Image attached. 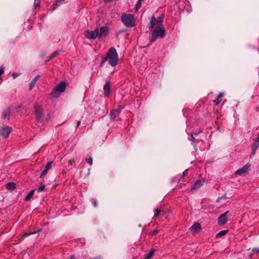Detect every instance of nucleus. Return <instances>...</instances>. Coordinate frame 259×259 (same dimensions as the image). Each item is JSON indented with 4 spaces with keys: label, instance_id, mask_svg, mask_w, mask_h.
<instances>
[{
    "label": "nucleus",
    "instance_id": "obj_13",
    "mask_svg": "<svg viewBox=\"0 0 259 259\" xmlns=\"http://www.w3.org/2000/svg\"><path fill=\"white\" fill-rule=\"evenodd\" d=\"M123 107L119 106L118 108L111 112L110 115L112 119H115L121 112Z\"/></svg>",
    "mask_w": 259,
    "mask_h": 259
},
{
    "label": "nucleus",
    "instance_id": "obj_16",
    "mask_svg": "<svg viewBox=\"0 0 259 259\" xmlns=\"http://www.w3.org/2000/svg\"><path fill=\"white\" fill-rule=\"evenodd\" d=\"M104 90L105 96H108L110 90V84L109 82H106V84L104 85Z\"/></svg>",
    "mask_w": 259,
    "mask_h": 259
},
{
    "label": "nucleus",
    "instance_id": "obj_10",
    "mask_svg": "<svg viewBox=\"0 0 259 259\" xmlns=\"http://www.w3.org/2000/svg\"><path fill=\"white\" fill-rule=\"evenodd\" d=\"M229 211H227L222 214L218 219V224L220 225H223L226 224L227 221V214Z\"/></svg>",
    "mask_w": 259,
    "mask_h": 259
},
{
    "label": "nucleus",
    "instance_id": "obj_41",
    "mask_svg": "<svg viewBox=\"0 0 259 259\" xmlns=\"http://www.w3.org/2000/svg\"><path fill=\"white\" fill-rule=\"evenodd\" d=\"M94 205L95 206H96L97 204H96V202H94Z\"/></svg>",
    "mask_w": 259,
    "mask_h": 259
},
{
    "label": "nucleus",
    "instance_id": "obj_11",
    "mask_svg": "<svg viewBox=\"0 0 259 259\" xmlns=\"http://www.w3.org/2000/svg\"><path fill=\"white\" fill-rule=\"evenodd\" d=\"M201 227L200 224L196 223L190 228V232L192 234H196L200 232Z\"/></svg>",
    "mask_w": 259,
    "mask_h": 259
},
{
    "label": "nucleus",
    "instance_id": "obj_34",
    "mask_svg": "<svg viewBox=\"0 0 259 259\" xmlns=\"http://www.w3.org/2000/svg\"><path fill=\"white\" fill-rule=\"evenodd\" d=\"M255 142L256 143L259 144V134L258 135L257 137L255 140Z\"/></svg>",
    "mask_w": 259,
    "mask_h": 259
},
{
    "label": "nucleus",
    "instance_id": "obj_20",
    "mask_svg": "<svg viewBox=\"0 0 259 259\" xmlns=\"http://www.w3.org/2000/svg\"><path fill=\"white\" fill-rule=\"evenodd\" d=\"M155 249H152L144 259H151L154 255Z\"/></svg>",
    "mask_w": 259,
    "mask_h": 259
},
{
    "label": "nucleus",
    "instance_id": "obj_40",
    "mask_svg": "<svg viewBox=\"0 0 259 259\" xmlns=\"http://www.w3.org/2000/svg\"><path fill=\"white\" fill-rule=\"evenodd\" d=\"M223 197L226 198V196H223ZM222 198H223V197H222L219 198L218 199V200H217V201H220V200L221 199H222Z\"/></svg>",
    "mask_w": 259,
    "mask_h": 259
},
{
    "label": "nucleus",
    "instance_id": "obj_29",
    "mask_svg": "<svg viewBox=\"0 0 259 259\" xmlns=\"http://www.w3.org/2000/svg\"><path fill=\"white\" fill-rule=\"evenodd\" d=\"M45 188V186L41 185L38 188L37 191L39 192H41L44 190Z\"/></svg>",
    "mask_w": 259,
    "mask_h": 259
},
{
    "label": "nucleus",
    "instance_id": "obj_27",
    "mask_svg": "<svg viewBox=\"0 0 259 259\" xmlns=\"http://www.w3.org/2000/svg\"><path fill=\"white\" fill-rule=\"evenodd\" d=\"M87 162L90 165H92L93 164V159L91 157H89L87 159Z\"/></svg>",
    "mask_w": 259,
    "mask_h": 259
},
{
    "label": "nucleus",
    "instance_id": "obj_1",
    "mask_svg": "<svg viewBox=\"0 0 259 259\" xmlns=\"http://www.w3.org/2000/svg\"><path fill=\"white\" fill-rule=\"evenodd\" d=\"M108 61L109 64L112 67H115L118 62V56L114 48H111L106 57L103 58L101 64L103 65Z\"/></svg>",
    "mask_w": 259,
    "mask_h": 259
},
{
    "label": "nucleus",
    "instance_id": "obj_18",
    "mask_svg": "<svg viewBox=\"0 0 259 259\" xmlns=\"http://www.w3.org/2000/svg\"><path fill=\"white\" fill-rule=\"evenodd\" d=\"M223 96V93H220V94L218 96V98L214 100L213 102L215 105H218L221 101L222 98Z\"/></svg>",
    "mask_w": 259,
    "mask_h": 259
},
{
    "label": "nucleus",
    "instance_id": "obj_36",
    "mask_svg": "<svg viewBox=\"0 0 259 259\" xmlns=\"http://www.w3.org/2000/svg\"><path fill=\"white\" fill-rule=\"evenodd\" d=\"M114 0H104V2L106 3H110L111 2H112L113 1H114Z\"/></svg>",
    "mask_w": 259,
    "mask_h": 259
},
{
    "label": "nucleus",
    "instance_id": "obj_2",
    "mask_svg": "<svg viewBox=\"0 0 259 259\" xmlns=\"http://www.w3.org/2000/svg\"><path fill=\"white\" fill-rule=\"evenodd\" d=\"M121 20L124 25L127 27H132L135 25L136 20L133 14L123 13L121 17Z\"/></svg>",
    "mask_w": 259,
    "mask_h": 259
},
{
    "label": "nucleus",
    "instance_id": "obj_28",
    "mask_svg": "<svg viewBox=\"0 0 259 259\" xmlns=\"http://www.w3.org/2000/svg\"><path fill=\"white\" fill-rule=\"evenodd\" d=\"M52 164V161L49 162L47 164L45 169H46V170H48L50 169V168L51 167Z\"/></svg>",
    "mask_w": 259,
    "mask_h": 259
},
{
    "label": "nucleus",
    "instance_id": "obj_7",
    "mask_svg": "<svg viewBox=\"0 0 259 259\" xmlns=\"http://www.w3.org/2000/svg\"><path fill=\"white\" fill-rule=\"evenodd\" d=\"M34 109L36 119L37 120H40L43 117V111L41 107L39 105L35 104L34 105Z\"/></svg>",
    "mask_w": 259,
    "mask_h": 259
},
{
    "label": "nucleus",
    "instance_id": "obj_25",
    "mask_svg": "<svg viewBox=\"0 0 259 259\" xmlns=\"http://www.w3.org/2000/svg\"><path fill=\"white\" fill-rule=\"evenodd\" d=\"M259 147V144L254 142V144L252 145V149L253 151V153L254 154L257 148Z\"/></svg>",
    "mask_w": 259,
    "mask_h": 259
},
{
    "label": "nucleus",
    "instance_id": "obj_14",
    "mask_svg": "<svg viewBox=\"0 0 259 259\" xmlns=\"http://www.w3.org/2000/svg\"><path fill=\"white\" fill-rule=\"evenodd\" d=\"M203 183H204L203 180H197L195 183L193 187L192 188V190H194V189L200 188L201 186H202L203 185Z\"/></svg>",
    "mask_w": 259,
    "mask_h": 259
},
{
    "label": "nucleus",
    "instance_id": "obj_4",
    "mask_svg": "<svg viewBox=\"0 0 259 259\" xmlns=\"http://www.w3.org/2000/svg\"><path fill=\"white\" fill-rule=\"evenodd\" d=\"M164 18V14L156 19L155 17L152 16L150 20L149 28L151 29H153L155 26L160 27H163V19Z\"/></svg>",
    "mask_w": 259,
    "mask_h": 259
},
{
    "label": "nucleus",
    "instance_id": "obj_26",
    "mask_svg": "<svg viewBox=\"0 0 259 259\" xmlns=\"http://www.w3.org/2000/svg\"><path fill=\"white\" fill-rule=\"evenodd\" d=\"M40 2V0H34L33 5L35 8H36L39 5Z\"/></svg>",
    "mask_w": 259,
    "mask_h": 259
},
{
    "label": "nucleus",
    "instance_id": "obj_15",
    "mask_svg": "<svg viewBox=\"0 0 259 259\" xmlns=\"http://www.w3.org/2000/svg\"><path fill=\"white\" fill-rule=\"evenodd\" d=\"M39 75H36L34 78H33L31 81L30 82V83H29V90H31L33 87H34L35 85V84L36 82V81L39 79Z\"/></svg>",
    "mask_w": 259,
    "mask_h": 259
},
{
    "label": "nucleus",
    "instance_id": "obj_39",
    "mask_svg": "<svg viewBox=\"0 0 259 259\" xmlns=\"http://www.w3.org/2000/svg\"><path fill=\"white\" fill-rule=\"evenodd\" d=\"M80 124V121H78L77 122V125H76V127H78Z\"/></svg>",
    "mask_w": 259,
    "mask_h": 259
},
{
    "label": "nucleus",
    "instance_id": "obj_12",
    "mask_svg": "<svg viewBox=\"0 0 259 259\" xmlns=\"http://www.w3.org/2000/svg\"><path fill=\"white\" fill-rule=\"evenodd\" d=\"M249 166H250V165L246 164L245 165L243 166L242 168L238 169L236 171V174H237L238 175H241L246 174L248 171Z\"/></svg>",
    "mask_w": 259,
    "mask_h": 259
},
{
    "label": "nucleus",
    "instance_id": "obj_8",
    "mask_svg": "<svg viewBox=\"0 0 259 259\" xmlns=\"http://www.w3.org/2000/svg\"><path fill=\"white\" fill-rule=\"evenodd\" d=\"M84 36L90 39H95L98 38L97 29L94 30H86L84 32Z\"/></svg>",
    "mask_w": 259,
    "mask_h": 259
},
{
    "label": "nucleus",
    "instance_id": "obj_35",
    "mask_svg": "<svg viewBox=\"0 0 259 259\" xmlns=\"http://www.w3.org/2000/svg\"><path fill=\"white\" fill-rule=\"evenodd\" d=\"M157 230H154V231L151 232L150 233V234H152V235H155V234H157Z\"/></svg>",
    "mask_w": 259,
    "mask_h": 259
},
{
    "label": "nucleus",
    "instance_id": "obj_24",
    "mask_svg": "<svg viewBox=\"0 0 259 259\" xmlns=\"http://www.w3.org/2000/svg\"><path fill=\"white\" fill-rule=\"evenodd\" d=\"M59 53H60V52H59V51H55V52H54V53H53L51 55V56H50V58H49V59L48 61H49V60H51L52 59H53V58H54L55 57L57 56Z\"/></svg>",
    "mask_w": 259,
    "mask_h": 259
},
{
    "label": "nucleus",
    "instance_id": "obj_21",
    "mask_svg": "<svg viewBox=\"0 0 259 259\" xmlns=\"http://www.w3.org/2000/svg\"><path fill=\"white\" fill-rule=\"evenodd\" d=\"M35 190H31L26 196L25 199L26 201H28L30 199V198L33 196Z\"/></svg>",
    "mask_w": 259,
    "mask_h": 259
},
{
    "label": "nucleus",
    "instance_id": "obj_31",
    "mask_svg": "<svg viewBox=\"0 0 259 259\" xmlns=\"http://www.w3.org/2000/svg\"><path fill=\"white\" fill-rule=\"evenodd\" d=\"M20 74V73H13L12 74V76H13V78L14 79L16 78L17 77H18L19 75Z\"/></svg>",
    "mask_w": 259,
    "mask_h": 259
},
{
    "label": "nucleus",
    "instance_id": "obj_3",
    "mask_svg": "<svg viewBox=\"0 0 259 259\" xmlns=\"http://www.w3.org/2000/svg\"><path fill=\"white\" fill-rule=\"evenodd\" d=\"M152 33V36L150 39L151 42L155 41L158 37L163 38L165 35V30L163 27L155 26Z\"/></svg>",
    "mask_w": 259,
    "mask_h": 259
},
{
    "label": "nucleus",
    "instance_id": "obj_17",
    "mask_svg": "<svg viewBox=\"0 0 259 259\" xmlns=\"http://www.w3.org/2000/svg\"><path fill=\"white\" fill-rule=\"evenodd\" d=\"M6 188L8 190H13L16 188V184L14 183H8L6 185Z\"/></svg>",
    "mask_w": 259,
    "mask_h": 259
},
{
    "label": "nucleus",
    "instance_id": "obj_9",
    "mask_svg": "<svg viewBox=\"0 0 259 259\" xmlns=\"http://www.w3.org/2000/svg\"><path fill=\"white\" fill-rule=\"evenodd\" d=\"M11 132V128L8 126H3L0 128V134L4 138H7Z\"/></svg>",
    "mask_w": 259,
    "mask_h": 259
},
{
    "label": "nucleus",
    "instance_id": "obj_22",
    "mask_svg": "<svg viewBox=\"0 0 259 259\" xmlns=\"http://www.w3.org/2000/svg\"><path fill=\"white\" fill-rule=\"evenodd\" d=\"M143 0H138L137 2V4L135 7V10L136 11H138L139 10V9H140V8L141 7V3H142V1Z\"/></svg>",
    "mask_w": 259,
    "mask_h": 259
},
{
    "label": "nucleus",
    "instance_id": "obj_23",
    "mask_svg": "<svg viewBox=\"0 0 259 259\" xmlns=\"http://www.w3.org/2000/svg\"><path fill=\"white\" fill-rule=\"evenodd\" d=\"M35 233V232H29V233H24V234H23L21 236L19 240H23L25 237L26 236H28L31 234H34Z\"/></svg>",
    "mask_w": 259,
    "mask_h": 259
},
{
    "label": "nucleus",
    "instance_id": "obj_5",
    "mask_svg": "<svg viewBox=\"0 0 259 259\" xmlns=\"http://www.w3.org/2000/svg\"><path fill=\"white\" fill-rule=\"evenodd\" d=\"M66 88V84L65 82H61L58 85H57L52 93L51 95L53 98H57L60 95L64 92Z\"/></svg>",
    "mask_w": 259,
    "mask_h": 259
},
{
    "label": "nucleus",
    "instance_id": "obj_33",
    "mask_svg": "<svg viewBox=\"0 0 259 259\" xmlns=\"http://www.w3.org/2000/svg\"><path fill=\"white\" fill-rule=\"evenodd\" d=\"M48 172V170H46V169H45L42 172V174L40 176V178H42L44 176H45V175H46V174Z\"/></svg>",
    "mask_w": 259,
    "mask_h": 259
},
{
    "label": "nucleus",
    "instance_id": "obj_38",
    "mask_svg": "<svg viewBox=\"0 0 259 259\" xmlns=\"http://www.w3.org/2000/svg\"><path fill=\"white\" fill-rule=\"evenodd\" d=\"M197 134H196V133L192 134H191V137H192V138L193 139H194L195 136L196 135H197Z\"/></svg>",
    "mask_w": 259,
    "mask_h": 259
},
{
    "label": "nucleus",
    "instance_id": "obj_32",
    "mask_svg": "<svg viewBox=\"0 0 259 259\" xmlns=\"http://www.w3.org/2000/svg\"><path fill=\"white\" fill-rule=\"evenodd\" d=\"M252 251L253 252V253H258L259 252V248H253L252 249Z\"/></svg>",
    "mask_w": 259,
    "mask_h": 259
},
{
    "label": "nucleus",
    "instance_id": "obj_6",
    "mask_svg": "<svg viewBox=\"0 0 259 259\" xmlns=\"http://www.w3.org/2000/svg\"><path fill=\"white\" fill-rule=\"evenodd\" d=\"M99 39L105 38L109 34V29L108 27L102 26L97 28Z\"/></svg>",
    "mask_w": 259,
    "mask_h": 259
},
{
    "label": "nucleus",
    "instance_id": "obj_30",
    "mask_svg": "<svg viewBox=\"0 0 259 259\" xmlns=\"http://www.w3.org/2000/svg\"><path fill=\"white\" fill-rule=\"evenodd\" d=\"M161 210L159 209H156L154 211V217H157L159 213L160 212Z\"/></svg>",
    "mask_w": 259,
    "mask_h": 259
},
{
    "label": "nucleus",
    "instance_id": "obj_37",
    "mask_svg": "<svg viewBox=\"0 0 259 259\" xmlns=\"http://www.w3.org/2000/svg\"><path fill=\"white\" fill-rule=\"evenodd\" d=\"M188 174V170L186 169L183 172V176H185Z\"/></svg>",
    "mask_w": 259,
    "mask_h": 259
},
{
    "label": "nucleus",
    "instance_id": "obj_19",
    "mask_svg": "<svg viewBox=\"0 0 259 259\" xmlns=\"http://www.w3.org/2000/svg\"><path fill=\"white\" fill-rule=\"evenodd\" d=\"M228 230H223V231H220V232H219L217 235H216V238H220L222 236H225V235L227 234V233H228Z\"/></svg>",
    "mask_w": 259,
    "mask_h": 259
}]
</instances>
